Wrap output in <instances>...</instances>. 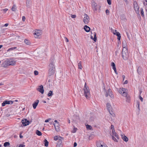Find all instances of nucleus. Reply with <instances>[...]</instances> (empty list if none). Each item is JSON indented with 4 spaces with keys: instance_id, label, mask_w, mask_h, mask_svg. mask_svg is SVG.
<instances>
[{
    "instance_id": "nucleus-28",
    "label": "nucleus",
    "mask_w": 147,
    "mask_h": 147,
    "mask_svg": "<svg viewBox=\"0 0 147 147\" xmlns=\"http://www.w3.org/2000/svg\"><path fill=\"white\" fill-rule=\"evenodd\" d=\"M36 134L38 136H41L42 135V133L38 130H37L36 132Z\"/></svg>"
},
{
    "instance_id": "nucleus-60",
    "label": "nucleus",
    "mask_w": 147,
    "mask_h": 147,
    "mask_svg": "<svg viewBox=\"0 0 147 147\" xmlns=\"http://www.w3.org/2000/svg\"><path fill=\"white\" fill-rule=\"evenodd\" d=\"M128 81L127 80H126L124 82V84H127L128 83Z\"/></svg>"
},
{
    "instance_id": "nucleus-8",
    "label": "nucleus",
    "mask_w": 147,
    "mask_h": 147,
    "mask_svg": "<svg viewBox=\"0 0 147 147\" xmlns=\"http://www.w3.org/2000/svg\"><path fill=\"white\" fill-rule=\"evenodd\" d=\"M113 34L117 36V39L119 41V42H120V40L121 38V36L120 33L119 32H117V30H115L113 32Z\"/></svg>"
},
{
    "instance_id": "nucleus-36",
    "label": "nucleus",
    "mask_w": 147,
    "mask_h": 147,
    "mask_svg": "<svg viewBox=\"0 0 147 147\" xmlns=\"http://www.w3.org/2000/svg\"><path fill=\"white\" fill-rule=\"evenodd\" d=\"M34 35H36L37 36L39 37V36H40L41 35V34L40 32H34Z\"/></svg>"
},
{
    "instance_id": "nucleus-61",
    "label": "nucleus",
    "mask_w": 147,
    "mask_h": 147,
    "mask_svg": "<svg viewBox=\"0 0 147 147\" xmlns=\"http://www.w3.org/2000/svg\"><path fill=\"white\" fill-rule=\"evenodd\" d=\"M9 25V24L8 23H6L4 25V26L5 27H7V26Z\"/></svg>"
},
{
    "instance_id": "nucleus-3",
    "label": "nucleus",
    "mask_w": 147,
    "mask_h": 147,
    "mask_svg": "<svg viewBox=\"0 0 147 147\" xmlns=\"http://www.w3.org/2000/svg\"><path fill=\"white\" fill-rule=\"evenodd\" d=\"M122 56L124 60H127L129 57L127 49H123L122 51Z\"/></svg>"
},
{
    "instance_id": "nucleus-2",
    "label": "nucleus",
    "mask_w": 147,
    "mask_h": 147,
    "mask_svg": "<svg viewBox=\"0 0 147 147\" xmlns=\"http://www.w3.org/2000/svg\"><path fill=\"white\" fill-rule=\"evenodd\" d=\"M84 94L85 96L87 99H89L90 98V90L88 86L86 85V84L85 83L84 86Z\"/></svg>"
},
{
    "instance_id": "nucleus-10",
    "label": "nucleus",
    "mask_w": 147,
    "mask_h": 147,
    "mask_svg": "<svg viewBox=\"0 0 147 147\" xmlns=\"http://www.w3.org/2000/svg\"><path fill=\"white\" fill-rule=\"evenodd\" d=\"M37 90L42 94H43L44 92L43 87L42 85H41L39 86L38 88L37 89Z\"/></svg>"
},
{
    "instance_id": "nucleus-50",
    "label": "nucleus",
    "mask_w": 147,
    "mask_h": 147,
    "mask_svg": "<svg viewBox=\"0 0 147 147\" xmlns=\"http://www.w3.org/2000/svg\"><path fill=\"white\" fill-rule=\"evenodd\" d=\"M51 120V118H49L48 119L45 121V122H49L50 120Z\"/></svg>"
},
{
    "instance_id": "nucleus-44",
    "label": "nucleus",
    "mask_w": 147,
    "mask_h": 147,
    "mask_svg": "<svg viewBox=\"0 0 147 147\" xmlns=\"http://www.w3.org/2000/svg\"><path fill=\"white\" fill-rule=\"evenodd\" d=\"M111 129H112V131H113L115 130L114 129V126L112 125H111Z\"/></svg>"
},
{
    "instance_id": "nucleus-32",
    "label": "nucleus",
    "mask_w": 147,
    "mask_h": 147,
    "mask_svg": "<svg viewBox=\"0 0 147 147\" xmlns=\"http://www.w3.org/2000/svg\"><path fill=\"white\" fill-rule=\"evenodd\" d=\"M111 65L112 67V68L113 69L116 68L115 64L113 62H112L111 63Z\"/></svg>"
},
{
    "instance_id": "nucleus-29",
    "label": "nucleus",
    "mask_w": 147,
    "mask_h": 147,
    "mask_svg": "<svg viewBox=\"0 0 147 147\" xmlns=\"http://www.w3.org/2000/svg\"><path fill=\"white\" fill-rule=\"evenodd\" d=\"M123 140L125 142H127L128 141V138L125 135H124V136L122 138Z\"/></svg>"
},
{
    "instance_id": "nucleus-64",
    "label": "nucleus",
    "mask_w": 147,
    "mask_h": 147,
    "mask_svg": "<svg viewBox=\"0 0 147 147\" xmlns=\"http://www.w3.org/2000/svg\"><path fill=\"white\" fill-rule=\"evenodd\" d=\"M20 138H23V136H22L21 134H20Z\"/></svg>"
},
{
    "instance_id": "nucleus-4",
    "label": "nucleus",
    "mask_w": 147,
    "mask_h": 147,
    "mask_svg": "<svg viewBox=\"0 0 147 147\" xmlns=\"http://www.w3.org/2000/svg\"><path fill=\"white\" fill-rule=\"evenodd\" d=\"M4 62L5 64V65H6L5 66H7L10 65H13L16 64L15 61H10L8 59L5 61Z\"/></svg>"
},
{
    "instance_id": "nucleus-1",
    "label": "nucleus",
    "mask_w": 147,
    "mask_h": 147,
    "mask_svg": "<svg viewBox=\"0 0 147 147\" xmlns=\"http://www.w3.org/2000/svg\"><path fill=\"white\" fill-rule=\"evenodd\" d=\"M51 62L49 67L48 74L50 76L54 74L55 72V67L54 65V60L53 58H51Z\"/></svg>"
},
{
    "instance_id": "nucleus-19",
    "label": "nucleus",
    "mask_w": 147,
    "mask_h": 147,
    "mask_svg": "<svg viewBox=\"0 0 147 147\" xmlns=\"http://www.w3.org/2000/svg\"><path fill=\"white\" fill-rule=\"evenodd\" d=\"M126 90V89L125 88H120L118 90V92L120 94H122L123 92L124 91H125Z\"/></svg>"
},
{
    "instance_id": "nucleus-53",
    "label": "nucleus",
    "mask_w": 147,
    "mask_h": 147,
    "mask_svg": "<svg viewBox=\"0 0 147 147\" xmlns=\"http://www.w3.org/2000/svg\"><path fill=\"white\" fill-rule=\"evenodd\" d=\"M139 98H140V100H141V101L142 102H143V98L140 95H139Z\"/></svg>"
},
{
    "instance_id": "nucleus-9",
    "label": "nucleus",
    "mask_w": 147,
    "mask_h": 147,
    "mask_svg": "<svg viewBox=\"0 0 147 147\" xmlns=\"http://www.w3.org/2000/svg\"><path fill=\"white\" fill-rule=\"evenodd\" d=\"M23 125L24 126H26L28 125L30 123L29 121L26 119H23L22 121Z\"/></svg>"
},
{
    "instance_id": "nucleus-24",
    "label": "nucleus",
    "mask_w": 147,
    "mask_h": 147,
    "mask_svg": "<svg viewBox=\"0 0 147 147\" xmlns=\"http://www.w3.org/2000/svg\"><path fill=\"white\" fill-rule=\"evenodd\" d=\"M122 46L123 48V49H127V47H126L127 45L126 41H123L122 42Z\"/></svg>"
},
{
    "instance_id": "nucleus-56",
    "label": "nucleus",
    "mask_w": 147,
    "mask_h": 147,
    "mask_svg": "<svg viewBox=\"0 0 147 147\" xmlns=\"http://www.w3.org/2000/svg\"><path fill=\"white\" fill-rule=\"evenodd\" d=\"M109 95V92H108V91L107 92H106V94H105V96L106 97H107Z\"/></svg>"
},
{
    "instance_id": "nucleus-62",
    "label": "nucleus",
    "mask_w": 147,
    "mask_h": 147,
    "mask_svg": "<svg viewBox=\"0 0 147 147\" xmlns=\"http://www.w3.org/2000/svg\"><path fill=\"white\" fill-rule=\"evenodd\" d=\"M122 77L123 78V81H124L125 78V76L124 75H122Z\"/></svg>"
},
{
    "instance_id": "nucleus-12",
    "label": "nucleus",
    "mask_w": 147,
    "mask_h": 147,
    "mask_svg": "<svg viewBox=\"0 0 147 147\" xmlns=\"http://www.w3.org/2000/svg\"><path fill=\"white\" fill-rule=\"evenodd\" d=\"M53 124L54 126V127L56 131H60L59 124L58 123H53Z\"/></svg>"
},
{
    "instance_id": "nucleus-35",
    "label": "nucleus",
    "mask_w": 147,
    "mask_h": 147,
    "mask_svg": "<svg viewBox=\"0 0 147 147\" xmlns=\"http://www.w3.org/2000/svg\"><path fill=\"white\" fill-rule=\"evenodd\" d=\"M86 127L88 130H90L92 129V127L90 125H86Z\"/></svg>"
},
{
    "instance_id": "nucleus-46",
    "label": "nucleus",
    "mask_w": 147,
    "mask_h": 147,
    "mask_svg": "<svg viewBox=\"0 0 147 147\" xmlns=\"http://www.w3.org/2000/svg\"><path fill=\"white\" fill-rule=\"evenodd\" d=\"M119 51H120V49H117L116 51L115 52V55H117V54L119 53Z\"/></svg>"
},
{
    "instance_id": "nucleus-42",
    "label": "nucleus",
    "mask_w": 147,
    "mask_h": 147,
    "mask_svg": "<svg viewBox=\"0 0 147 147\" xmlns=\"http://www.w3.org/2000/svg\"><path fill=\"white\" fill-rule=\"evenodd\" d=\"M112 139L114 140V141L116 142H118V141L116 139V138H115V137H114V136H112Z\"/></svg>"
},
{
    "instance_id": "nucleus-49",
    "label": "nucleus",
    "mask_w": 147,
    "mask_h": 147,
    "mask_svg": "<svg viewBox=\"0 0 147 147\" xmlns=\"http://www.w3.org/2000/svg\"><path fill=\"white\" fill-rule=\"evenodd\" d=\"M105 12L107 15H109V12L108 9H106Z\"/></svg>"
},
{
    "instance_id": "nucleus-40",
    "label": "nucleus",
    "mask_w": 147,
    "mask_h": 147,
    "mask_svg": "<svg viewBox=\"0 0 147 147\" xmlns=\"http://www.w3.org/2000/svg\"><path fill=\"white\" fill-rule=\"evenodd\" d=\"M126 101L127 102H130V98L129 96H128L126 98Z\"/></svg>"
},
{
    "instance_id": "nucleus-23",
    "label": "nucleus",
    "mask_w": 147,
    "mask_h": 147,
    "mask_svg": "<svg viewBox=\"0 0 147 147\" xmlns=\"http://www.w3.org/2000/svg\"><path fill=\"white\" fill-rule=\"evenodd\" d=\"M25 43L27 45H30L31 44V42L28 39H26L24 40Z\"/></svg>"
},
{
    "instance_id": "nucleus-41",
    "label": "nucleus",
    "mask_w": 147,
    "mask_h": 147,
    "mask_svg": "<svg viewBox=\"0 0 147 147\" xmlns=\"http://www.w3.org/2000/svg\"><path fill=\"white\" fill-rule=\"evenodd\" d=\"M141 14L142 16H144V12L143 10V9L142 8L141 9Z\"/></svg>"
},
{
    "instance_id": "nucleus-37",
    "label": "nucleus",
    "mask_w": 147,
    "mask_h": 147,
    "mask_svg": "<svg viewBox=\"0 0 147 147\" xmlns=\"http://www.w3.org/2000/svg\"><path fill=\"white\" fill-rule=\"evenodd\" d=\"M136 106L138 109L139 110H140V102L139 101H137V105Z\"/></svg>"
},
{
    "instance_id": "nucleus-27",
    "label": "nucleus",
    "mask_w": 147,
    "mask_h": 147,
    "mask_svg": "<svg viewBox=\"0 0 147 147\" xmlns=\"http://www.w3.org/2000/svg\"><path fill=\"white\" fill-rule=\"evenodd\" d=\"M44 146L46 147L48 146L49 144V142L46 139H45L44 140Z\"/></svg>"
},
{
    "instance_id": "nucleus-26",
    "label": "nucleus",
    "mask_w": 147,
    "mask_h": 147,
    "mask_svg": "<svg viewBox=\"0 0 147 147\" xmlns=\"http://www.w3.org/2000/svg\"><path fill=\"white\" fill-rule=\"evenodd\" d=\"M82 62L80 61L79 63H78V69H82Z\"/></svg>"
},
{
    "instance_id": "nucleus-47",
    "label": "nucleus",
    "mask_w": 147,
    "mask_h": 147,
    "mask_svg": "<svg viewBox=\"0 0 147 147\" xmlns=\"http://www.w3.org/2000/svg\"><path fill=\"white\" fill-rule=\"evenodd\" d=\"M94 119V117H91L90 118V120L91 121H93Z\"/></svg>"
},
{
    "instance_id": "nucleus-48",
    "label": "nucleus",
    "mask_w": 147,
    "mask_h": 147,
    "mask_svg": "<svg viewBox=\"0 0 147 147\" xmlns=\"http://www.w3.org/2000/svg\"><path fill=\"white\" fill-rule=\"evenodd\" d=\"M34 73L35 75L36 76L38 74V72L37 71L35 70L34 71Z\"/></svg>"
},
{
    "instance_id": "nucleus-30",
    "label": "nucleus",
    "mask_w": 147,
    "mask_h": 147,
    "mask_svg": "<svg viewBox=\"0 0 147 147\" xmlns=\"http://www.w3.org/2000/svg\"><path fill=\"white\" fill-rule=\"evenodd\" d=\"M53 92L52 91L50 90L49 91V92L47 96H51L53 95Z\"/></svg>"
},
{
    "instance_id": "nucleus-39",
    "label": "nucleus",
    "mask_w": 147,
    "mask_h": 147,
    "mask_svg": "<svg viewBox=\"0 0 147 147\" xmlns=\"http://www.w3.org/2000/svg\"><path fill=\"white\" fill-rule=\"evenodd\" d=\"M16 6L15 5H13V7L11 8V10L13 11H16Z\"/></svg>"
},
{
    "instance_id": "nucleus-25",
    "label": "nucleus",
    "mask_w": 147,
    "mask_h": 147,
    "mask_svg": "<svg viewBox=\"0 0 147 147\" xmlns=\"http://www.w3.org/2000/svg\"><path fill=\"white\" fill-rule=\"evenodd\" d=\"M112 133L113 135V136H115L117 138V139H119V136L115 132V130L113 131V132L112 131Z\"/></svg>"
},
{
    "instance_id": "nucleus-43",
    "label": "nucleus",
    "mask_w": 147,
    "mask_h": 147,
    "mask_svg": "<svg viewBox=\"0 0 147 147\" xmlns=\"http://www.w3.org/2000/svg\"><path fill=\"white\" fill-rule=\"evenodd\" d=\"M77 129L76 128L74 127L73 129V130L72 131V132L73 133H75L76 132Z\"/></svg>"
},
{
    "instance_id": "nucleus-18",
    "label": "nucleus",
    "mask_w": 147,
    "mask_h": 147,
    "mask_svg": "<svg viewBox=\"0 0 147 147\" xmlns=\"http://www.w3.org/2000/svg\"><path fill=\"white\" fill-rule=\"evenodd\" d=\"M142 71V67L140 66H139V67H138V68L137 69V72L138 73L139 75H140L141 74Z\"/></svg>"
},
{
    "instance_id": "nucleus-33",
    "label": "nucleus",
    "mask_w": 147,
    "mask_h": 147,
    "mask_svg": "<svg viewBox=\"0 0 147 147\" xmlns=\"http://www.w3.org/2000/svg\"><path fill=\"white\" fill-rule=\"evenodd\" d=\"M17 49V47H13L9 48L7 50V51H11Z\"/></svg>"
},
{
    "instance_id": "nucleus-21",
    "label": "nucleus",
    "mask_w": 147,
    "mask_h": 147,
    "mask_svg": "<svg viewBox=\"0 0 147 147\" xmlns=\"http://www.w3.org/2000/svg\"><path fill=\"white\" fill-rule=\"evenodd\" d=\"M108 91L109 92V96L112 98H114V95L111 93V90L110 89H109Z\"/></svg>"
},
{
    "instance_id": "nucleus-51",
    "label": "nucleus",
    "mask_w": 147,
    "mask_h": 147,
    "mask_svg": "<svg viewBox=\"0 0 147 147\" xmlns=\"http://www.w3.org/2000/svg\"><path fill=\"white\" fill-rule=\"evenodd\" d=\"M71 17L72 18H75L76 17V15H72L71 14Z\"/></svg>"
},
{
    "instance_id": "nucleus-58",
    "label": "nucleus",
    "mask_w": 147,
    "mask_h": 147,
    "mask_svg": "<svg viewBox=\"0 0 147 147\" xmlns=\"http://www.w3.org/2000/svg\"><path fill=\"white\" fill-rule=\"evenodd\" d=\"M65 41H66V42H69V40H68V39L66 37H65Z\"/></svg>"
},
{
    "instance_id": "nucleus-52",
    "label": "nucleus",
    "mask_w": 147,
    "mask_h": 147,
    "mask_svg": "<svg viewBox=\"0 0 147 147\" xmlns=\"http://www.w3.org/2000/svg\"><path fill=\"white\" fill-rule=\"evenodd\" d=\"M26 20V18L24 16H23L22 17V20L23 22H24Z\"/></svg>"
},
{
    "instance_id": "nucleus-59",
    "label": "nucleus",
    "mask_w": 147,
    "mask_h": 147,
    "mask_svg": "<svg viewBox=\"0 0 147 147\" xmlns=\"http://www.w3.org/2000/svg\"><path fill=\"white\" fill-rule=\"evenodd\" d=\"M77 143L76 142H75L74 143V147H76V146H77Z\"/></svg>"
},
{
    "instance_id": "nucleus-57",
    "label": "nucleus",
    "mask_w": 147,
    "mask_h": 147,
    "mask_svg": "<svg viewBox=\"0 0 147 147\" xmlns=\"http://www.w3.org/2000/svg\"><path fill=\"white\" fill-rule=\"evenodd\" d=\"M114 70V71H115V73L116 74H118V73L117 72V70H116V68L113 69Z\"/></svg>"
},
{
    "instance_id": "nucleus-45",
    "label": "nucleus",
    "mask_w": 147,
    "mask_h": 147,
    "mask_svg": "<svg viewBox=\"0 0 147 147\" xmlns=\"http://www.w3.org/2000/svg\"><path fill=\"white\" fill-rule=\"evenodd\" d=\"M107 2L108 4L109 5H110L111 4V0H107Z\"/></svg>"
},
{
    "instance_id": "nucleus-14",
    "label": "nucleus",
    "mask_w": 147,
    "mask_h": 147,
    "mask_svg": "<svg viewBox=\"0 0 147 147\" xmlns=\"http://www.w3.org/2000/svg\"><path fill=\"white\" fill-rule=\"evenodd\" d=\"M31 0H26V6L28 8H30L31 6Z\"/></svg>"
},
{
    "instance_id": "nucleus-7",
    "label": "nucleus",
    "mask_w": 147,
    "mask_h": 147,
    "mask_svg": "<svg viewBox=\"0 0 147 147\" xmlns=\"http://www.w3.org/2000/svg\"><path fill=\"white\" fill-rule=\"evenodd\" d=\"M134 8L137 13H139V7L138 4L136 1L134 2Z\"/></svg>"
},
{
    "instance_id": "nucleus-31",
    "label": "nucleus",
    "mask_w": 147,
    "mask_h": 147,
    "mask_svg": "<svg viewBox=\"0 0 147 147\" xmlns=\"http://www.w3.org/2000/svg\"><path fill=\"white\" fill-rule=\"evenodd\" d=\"M122 94L123 96H124L126 98L128 96L127 93L125 91H124L123 92Z\"/></svg>"
},
{
    "instance_id": "nucleus-54",
    "label": "nucleus",
    "mask_w": 147,
    "mask_h": 147,
    "mask_svg": "<svg viewBox=\"0 0 147 147\" xmlns=\"http://www.w3.org/2000/svg\"><path fill=\"white\" fill-rule=\"evenodd\" d=\"M8 10V9L5 8L2 10L1 11H4V13H5Z\"/></svg>"
},
{
    "instance_id": "nucleus-63",
    "label": "nucleus",
    "mask_w": 147,
    "mask_h": 147,
    "mask_svg": "<svg viewBox=\"0 0 147 147\" xmlns=\"http://www.w3.org/2000/svg\"><path fill=\"white\" fill-rule=\"evenodd\" d=\"M101 147H108V146L105 144H103Z\"/></svg>"
},
{
    "instance_id": "nucleus-15",
    "label": "nucleus",
    "mask_w": 147,
    "mask_h": 147,
    "mask_svg": "<svg viewBox=\"0 0 147 147\" xmlns=\"http://www.w3.org/2000/svg\"><path fill=\"white\" fill-rule=\"evenodd\" d=\"M39 102V100H36L35 101H34L33 103L32 104V106L33 108L34 109H35L37 106L38 102Z\"/></svg>"
},
{
    "instance_id": "nucleus-13",
    "label": "nucleus",
    "mask_w": 147,
    "mask_h": 147,
    "mask_svg": "<svg viewBox=\"0 0 147 147\" xmlns=\"http://www.w3.org/2000/svg\"><path fill=\"white\" fill-rule=\"evenodd\" d=\"M106 106L108 110L110 113V114H111V111H112V107L110 104L109 103H107L106 104Z\"/></svg>"
},
{
    "instance_id": "nucleus-5",
    "label": "nucleus",
    "mask_w": 147,
    "mask_h": 147,
    "mask_svg": "<svg viewBox=\"0 0 147 147\" xmlns=\"http://www.w3.org/2000/svg\"><path fill=\"white\" fill-rule=\"evenodd\" d=\"M13 102L14 101L5 100L2 103L1 105L2 107H3L6 105L12 104Z\"/></svg>"
},
{
    "instance_id": "nucleus-38",
    "label": "nucleus",
    "mask_w": 147,
    "mask_h": 147,
    "mask_svg": "<svg viewBox=\"0 0 147 147\" xmlns=\"http://www.w3.org/2000/svg\"><path fill=\"white\" fill-rule=\"evenodd\" d=\"M92 8L94 10V11H96L97 10V9L96 8V5L95 4H94L92 6Z\"/></svg>"
},
{
    "instance_id": "nucleus-55",
    "label": "nucleus",
    "mask_w": 147,
    "mask_h": 147,
    "mask_svg": "<svg viewBox=\"0 0 147 147\" xmlns=\"http://www.w3.org/2000/svg\"><path fill=\"white\" fill-rule=\"evenodd\" d=\"M18 147H25V145H23L22 144H20Z\"/></svg>"
},
{
    "instance_id": "nucleus-34",
    "label": "nucleus",
    "mask_w": 147,
    "mask_h": 147,
    "mask_svg": "<svg viewBox=\"0 0 147 147\" xmlns=\"http://www.w3.org/2000/svg\"><path fill=\"white\" fill-rule=\"evenodd\" d=\"M10 144V143L9 142H6L4 143L3 146L5 147H6L7 146H9Z\"/></svg>"
},
{
    "instance_id": "nucleus-20",
    "label": "nucleus",
    "mask_w": 147,
    "mask_h": 147,
    "mask_svg": "<svg viewBox=\"0 0 147 147\" xmlns=\"http://www.w3.org/2000/svg\"><path fill=\"white\" fill-rule=\"evenodd\" d=\"M103 144V143L102 141L96 142V145L97 147H101Z\"/></svg>"
},
{
    "instance_id": "nucleus-16",
    "label": "nucleus",
    "mask_w": 147,
    "mask_h": 147,
    "mask_svg": "<svg viewBox=\"0 0 147 147\" xmlns=\"http://www.w3.org/2000/svg\"><path fill=\"white\" fill-rule=\"evenodd\" d=\"M84 30L87 32H89L90 31V29L89 27L87 25H85L84 27Z\"/></svg>"
},
{
    "instance_id": "nucleus-17",
    "label": "nucleus",
    "mask_w": 147,
    "mask_h": 147,
    "mask_svg": "<svg viewBox=\"0 0 147 147\" xmlns=\"http://www.w3.org/2000/svg\"><path fill=\"white\" fill-rule=\"evenodd\" d=\"M59 139H62L63 140V138L59 136H55L54 137V140H58L59 141Z\"/></svg>"
},
{
    "instance_id": "nucleus-11",
    "label": "nucleus",
    "mask_w": 147,
    "mask_h": 147,
    "mask_svg": "<svg viewBox=\"0 0 147 147\" xmlns=\"http://www.w3.org/2000/svg\"><path fill=\"white\" fill-rule=\"evenodd\" d=\"M62 139H59V141H57L56 147H62L63 144L62 142Z\"/></svg>"
},
{
    "instance_id": "nucleus-6",
    "label": "nucleus",
    "mask_w": 147,
    "mask_h": 147,
    "mask_svg": "<svg viewBox=\"0 0 147 147\" xmlns=\"http://www.w3.org/2000/svg\"><path fill=\"white\" fill-rule=\"evenodd\" d=\"M84 17L83 21L84 23L86 24H88L89 20V18L88 16L86 13L84 14Z\"/></svg>"
},
{
    "instance_id": "nucleus-22",
    "label": "nucleus",
    "mask_w": 147,
    "mask_h": 147,
    "mask_svg": "<svg viewBox=\"0 0 147 147\" xmlns=\"http://www.w3.org/2000/svg\"><path fill=\"white\" fill-rule=\"evenodd\" d=\"M91 39L93 40L94 42H96L97 40V37L96 36V34L95 32L94 33V38H93L92 36H91L90 37Z\"/></svg>"
}]
</instances>
